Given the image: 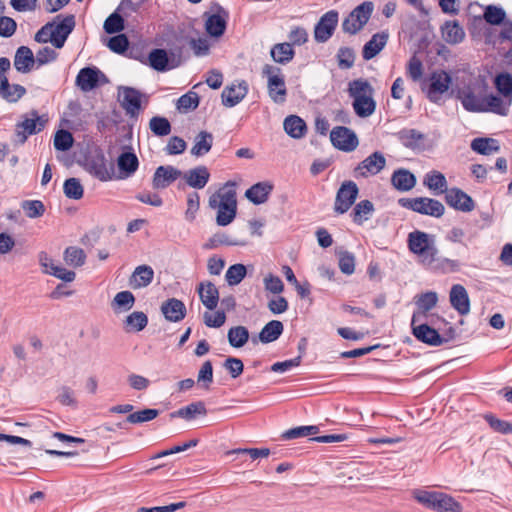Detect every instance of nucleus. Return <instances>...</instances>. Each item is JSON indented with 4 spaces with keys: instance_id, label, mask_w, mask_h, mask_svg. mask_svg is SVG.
<instances>
[{
    "instance_id": "f257e3e1",
    "label": "nucleus",
    "mask_w": 512,
    "mask_h": 512,
    "mask_svg": "<svg viewBox=\"0 0 512 512\" xmlns=\"http://www.w3.org/2000/svg\"><path fill=\"white\" fill-rule=\"evenodd\" d=\"M236 184L228 181L219 191L209 198V206L217 209L216 223L227 226L233 222L237 214Z\"/></svg>"
},
{
    "instance_id": "f03ea898",
    "label": "nucleus",
    "mask_w": 512,
    "mask_h": 512,
    "mask_svg": "<svg viewBox=\"0 0 512 512\" xmlns=\"http://www.w3.org/2000/svg\"><path fill=\"white\" fill-rule=\"evenodd\" d=\"M407 245L422 266L426 268L434 266L439 251L433 235L420 230L412 231L408 234Z\"/></svg>"
},
{
    "instance_id": "7ed1b4c3",
    "label": "nucleus",
    "mask_w": 512,
    "mask_h": 512,
    "mask_svg": "<svg viewBox=\"0 0 512 512\" xmlns=\"http://www.w3.org/2000/svg\"><path fill=\"white\" fill-rule=\"evenodd\" d=\"M348 93L353 99L352 107L358 117L367 118L375 112L374 89L367 80L355 79L351 81L348 85Z\"/></svg>"
},
{
    "instance_id": "20e7f679",
    "label": "nucleus",
    "mask_w": 512,
    "mask_h": 512,
    "mask_svg": "<svg viewBox=\"0 0 512 512\" xmlns=\"http://www.w3.org/2000/svg\"><path fill=\"white\" fill-rule=\"evenodd\" d=\"M412 496L419 504L436 512H462L461 504L443 492L414 489Z\"/></svg>"
},
{
    "instance_id": "39448f33",
    "label": "nucleus",
    "mask_w": 512,
    "mask_h": 512,
    "mask_svg": "<svg viewBox=\"0 0 512 512\" xmlns=\"http://www.w3.org/2000/svg\"><path fill=\"white\" fill-rule=\"evenodd\" d=\"M262 75L267 78L268 94L272 101L275 103L285 102L287 89L282 70L277 66L266 64L262 69Z\"/></svg>"
},
{
    "instance_id": "423d86ee",
    "label": "nucleus",
    "mask_w": 512,
    "mask_h": 512,
    "mask_svg": "<svg viewBox=\"0 0 512 512\" xmlns=\"http://www.w3.org/2000/svg\"><path fill=\"white\" fill-rule=\"evenodd\" d=\"M398 204L403 208L435 218L442 217L445 212V207L440 201L427 197L400 198Z\"/></svg>"
},
{
    "instance_id": "0eeeda50",
    "label": "nucleus",
    "mask_w": 512,
    "mask_h": 512,
    "mask_svg": "<svg viewBox=\"0 0 512 512\" xmlns=\"http://www.w3.org/2000/svg\"><path fill=\"white\" fill-rule=\"evenodd\" d=\"M373 3L365 1L355 7L344 19L342 29L349 34H356L368 22L373 12Z\"/></svg>"
},
{
    "instance_id": "6e6552de",
    "label": "nucleus",
    "mask_w": 512,
    "mask_h": 512,
    "mask_svg": "<svg viewBox=\"0 0 512 512\" xmlns=\"http://www.w3.org/2000/svg\"><path fill=\"white\" fill-rule=\"evenodd\" d=\"M452 83L451 76L444 70L434 71L428 78L426 88L427 98L433 103H440L443 95L449 90Z\"/></svg>"
},
{
    "instance_id": "1a4fd4ad",
    "label": "nucleus",
    "mask_w": 512,
    "mask_h": 512,
    "mask_svg": "<svg viewBox=\"0 0 512 512\" xmlns=\"http://www.w3.org/2000/svg\"><path fill=\"white\" fill-rule=\"evenodd\" d=\"M29 115L30 117L25 116L23 121L16 124L15 141L18 144H24L30 135L40 132L45 126L46 121L42 120L37 111L32 110Z\"/></svg>"
},
{
    "instance_id": "9d476101",
    "label": "nucleus",
    "mask_w": 512,
    "mask_h": 512,
    "mask_svg": "<svg viewBox=\"0 0 512 512\" xmlns=\"http://www.w3.org/2000/svg\"><path fill=\"white\" fill-rule=\"evenodd\" d=\"M359 194V188L353 181H345L342 183L336 193L334 211L337 214L346 213L355 203Z\"/></svg>"
},
{
    "instance_id": "9b49d317",
    "label": "nucleus",
    "mask_w": 512,
    "mask_h": 512,
    "mask_svg": "<svg viewBox=\"0 0 512 512\" xmlns=\"http://www.w3.org/2000/svg\"><path fill=\"white\" fill-rule=\"evenodd\" d=\"M485 92L481 88L473 86H465L458 89L456 98L460 100L466 111L481 113L483 108Z\"/></svg>"
},
{
    "instance_id": "f8f14e48",
    "label": "nucleus",
    "mask_w": 512,
    "mask_h": 512,
    "mask_svg": "<svg viewBox=\"0 0 512 512\" xmlns=\"http://www.w3.org/2000/svg\"><path fill=\"white\" fill-rule=\"evenodd\" d=\"M330 140L335 148L345 152L355 150L359 144L355 132L344 126L334 127L330 132Z\"/></svg>"
},
{
    "instance_id": "ddd939ff",
    "label": "nucleus",
    "mask_w": 512,
    "mask_h": 512,
    "mask_svg": "<svg viewBox=\"0 0 512 512\" xmlns=\"http://www.w3.org/2000/svg\"><path fill=\"white\" fill-rule=\"evenodd\" d=\"M385 166L386 159L384 155L379 151H375L357 165L354 169V176L356 178L374 176L380 173Z\"/></svg>"
},
{
    "instance_id": "4468645a",
    "label": "nucleus",
    "mask_w": 512,
    "mask_h": 512,
    "mask_svg": "<svg viewBox=\"0 0 512 512\" xmlns=\"http://www.w3.org/2000/svg\"><path fill=\"white\" fill-rule=\"evenodd\" d=\"M339 14L335 10H330L321 16L315 25L314 38L317 42L324 43L328 41L338 24Z\"/></svg>"
},
{
    "instance_id": "2eb2a0df",
    "label": "nucleus",
    "mask_w": 512,
    "mask_h": 512,
    "mask_svg": "<svg viewBox=\"0 0 512 512\" xmlns=\"http://www.w3.org/2000/svg\"><path fill=\"white\" fill-rule=\"evenodd\" d=\"M141 93L132 87L122 86L118 89V98L127 115L137 116L141 109Z\"/></svg>"
},
{
    "instance_id": "dca6fc26",
    "label": "nucleus",
    "mask_w": 512,
    "mask_h": 512,
    "mask_svg": "<svg viewBox=\"0 0 512 512\" xmlns=\"http://www.w3.org/2000/svg\"><path fill=\"white\" fill-rule=\"evenodd\" d=\"M411 327L414 337L422 343L430 346H441L447 342L446 339L441 337L436 329L430 327L426 322H424V320L418 323H413L411 321Z\"/></svg>"
},
{
    "instance_id": "f3484780",
    "label": "nucleus",
    "mask_w": 512,
    "mask_h": 512,
    "mask_svg": "<svg viewBox=\"0 0 512 512\" xmlns=\"http://www.w3.org/2000/svg\"><path fill=\"white\" fill-rule=\"evenodd\" d=\"M101 78L106 80L97 67H85L78 72L75 84L81 91L89 92L98 87Z\"/></svg>"
},
{
    "instance_id": "a211bd4d",
    "label": "nucleus",
    "mask_w": 512,
    "mask_h": 512,
    "mask_svg": "<svg viewBox=\"0 0 512 512\" xmlns=\"http://www.w3.org/2000/svg\"><path fill=\"white\" fill-rule=\"evenodd\" d=\"M445 201L450 207L462 212H471L475 208L474 200L459 188L449 189Z\"/></svg>"
},
{
    "instance_id": "6ab92c4d",
    "label": "nucleus",
    "mask_w": 512,
    "mask_h": 512,
    "mask_svg": "<svg viewBox=\"0 0 512 512\" xmlns=\"http://www.w3.org/2000/svg\"><path fill=\"white\" fill-rule=\"evenodd\" d=\"M437 302L438 295L434 291H428L418 295L415 301L417 311L412 315V322L418 323L425 320L428 316V312L436 306Z\"/></svg>"
},
{
    "instance_id": "aec40b11",
    "label": "nucleus",
    "mask_w": 512,
    "mask_h": 512,
    "mask_svg": "<svg viewBox=\"0 0 512 512\" xmlns=\"http://www.w3.org/2000/svg\"><path fill=\"white\" fill-rule=\"evenodd\" d=\"M182 176V171L171 165L156 168L152 186L154 189H165Z\"/></svg>"
},
{
    "instance_id": "412c9836",
    "label": "nucleus",
    "mask_w": 512,
    "mask_h": 512,
    "mask_svg": "<svg viewBox=\"0 0 512 512\" xmlns=\"http://www.w3.org/2000/svg\"><path fill=\"white\" fill-rule=\"evenodd\" d=\"M181 177L189 187L203 189L209 182L210 172L206 166L200 165L182 172Z\"/></svg>"
},
{
    "instance_id": "4be33fe9",
    "label": "nucleus",
    "mask_w": 512,
    "mask_h": 512,
    "mask_svg": "<svg viewBox=\"0 0 512 512\" xmlns=\"http://www.w3.org/2000/svg\"><path fill=\"white\" fill-rule=\"evenodd\" d=\"M449 300L451 306L460 315H467L470 312L469 296L463 285L455 284L451 287Z\"/></svg>"
},
{
    "instance_id": "5701e85b",
    "label": "nucleus",
    "mask_w": 512,
    "mask_h": 512,
    "mask_svg": "<svg viewBox=\"0 0 512 512\" xmlns=\"http://www.w3.org/2000/svg\"><path fill=\"white\" fill-rule=\"evenodd\" d=\"M75 27V17L68 15L57 25L53 24V46L62 48Z\"/></svg>"
},
{
    "instance_id": "b1692460",
    "label": "nucleus",
    "mask_w": 512,
    "mask_h": 512,
    "mask_svg": "<svg viewBox=\"0 0 512 512\" xmlns=\"http://www.w3.org/2000/svg\"><path fill=\"white\" fill-rule=\"evenodd\" d=\"M511 105V99L504 100L502 97L494 94H486L484 96V102L482 105V112H490L500 116H507L509 107Z\"/></svg>"
},
{
    "instance_id": "393cba45",
    "label": "nucleus",
    "mask_w": 512,
    "mask_h": 512,
    "mask_svg": "<svg viewBox=\"0 0 512 512\" xmlns=\"http://www.w3.org/2000/svg\"><path fill=\"white\" fill-rule=\"evenodd\" d=\"M197 292L202 304L210 311L214 310L219 302V291L210 281L201 282Z\"/></svg>"
},
{
    "instance_id": "a878e982",
    "label": "nucleus",
    "mask_w": 512,
    "mask_h": 512,
    "mask_svg": "<svg viewBox=\"0 0 512 512\" xmlns=\"http://www.w3.org/2000/svg\"><path fill=\"white\" fill-rule=\"evenodd\" d=\"M161 312L166 320L170 322H179L186 316V307L181 300L171 298L162 303Z\"/></svg>"
},
{
    "instance_id": "bb28decb",
    "label": "nucleus",
    "mask_w": 512,
    "mask_h": 512,
    "mask_svg": "<svg viewBox=\"0 0 512 512\" xmlns=\"http://www.w3.org/2000/svg\"><path fill=\"white\" fill-rule=\"evenodd\" d=\"M227 17V13L222 8L217 13L208 16L205 22L207 33L213 37L222 36L226 30Z\"/></svg>"
},
{
    "instance_id": "cd10ccee",
    "label": "nucleus",
    "mask_w": 512,
    "mask_h": 512,
    "mask_svg": "<svg viewBox=\"0 0 512 512\" xmlns=\"http://www.w3.org/2000/svg\"><path fill=\"white\" fill-rule=\"evenodd\" d=\"M248 92L245 81L238 85H231L222 91V104L226 107H234L246 96Z\"/></svg>"
},
{
    "instance_id": "c85d7f7f",
    "label": "nucleus",
    "mask_w": 512,
    "mask_h": 512,
    "mask_svg": "<svg viewBox=\"0 0 512 512\" xmlns=\"http://www.w3.org/2000/svg\"><path fill=\"white\" fill-rule=\"evenodd\" d=\"M391 184L398 191H410L416 185V177L409 170L400 168L393 172Z\"/></svg>"
},
{
    "instance_id": "c756f323",
    "label": "nucleus",
    "mask_w": 512,
    "mask_h": 512,
    "mask_svg": "<svg viewBox=\"0 0 512 512\" xmlns=\"http://www.w3.org/2000/svg\"><path fill=\"white\" fill-rule=\"evenodd\" d=\"M26 93L25 87L19 84H10L5 75H0V96L7 102L15 103Z\"/></svg>"
},
{
    "instance_id": "7c9ffc66",
    "label": "nucleus",
    "mask_w": 512,
    "mask_h": 512,
    "mask_svg": "<svg viewBox=\"0 0 512 512\" xmlns=\"http://www.w3.org/2000/svg\"><path fill=\"white\" fill-rule=\"evenodd\" d=\"M35 64L32 50L27 46H20L14 56V67L20 73H28Z\"/></svg>"
},
{
    "instance_id": "2f4dec72",
    "label": "nucleus",
    "mask_w": 512,
    "mask_h": 512,
    "mask_svg": "<svg viewBox=\"0 0 512 512\" xmlns=\"http://www.w3.org/2000/svg\"><path fill=\"white\" fill-rule=\"evenodd\" d=\"M154 278V271L151 266L140 265L135 268L129 279V285L133 289H140L151 284Z\"/></svg>"
},
{
    "instance_id": "473e14b6",
    "label": "nucleus",
    "mask_w": 512,
    "mask_h": 512,
    "mask_svg": "<svg viewBox=\"0 0 512 512\" xmlns=\"http://www.w3.org/2000/svg\"><path fill=\"white\" fill-rule=\"evenodd\" d=\"M87 170L100 181L112 179V168L109 169L103 155L96 156L87 162Z\"/></svg>"
},
{
    "instance_id": "72a5a7b5",
    "label": "nucleus",
    "mask_w": 512,
    "mask_h": 512,
    "mask_svg": "<svg viewBox=\"0 0 512 512\" xmlns=\"http://www.w3.org/2000/svg\"><path fill=\"white\" fill-rule=\"evenodd\" d=\"M273 185L269 182H259L246 190L245 196L254 204H263L268 200Z\"/></svg>"
},
{
    "instance_id": "f704fd0d",
    "label": "nucleus",
    "mask_w": 512,
    "mask_h": 512,
    "mask_svg": "<svg viewBox=\"0 0 512 512\" xmlns=\"http://www.w3.org/2000/svg\"><path fill=\"white\" fill-rule=\"evenodd\" d=\"M442 38L449 44H458L464 40L465 32L458 21H446L441 26Z\"/></svg>"
},
{
    "instance_id": "c9c22d12",
    "label": "nucleus",
    "mask_w": 512,
    "mask_h": 512,
    "mask_svg": "<svg viewBox=\"0 0 512 512\" xmlns=\"http://www.w3.org/2000/svg\"><path fill=\"white\" fill-rule=\"evenodd\" d=\"M388 34L385 32L374 34L364 45L362 56L365 60L374 58L386 45Z\"/></svg>"
},
{
    "instance_id": "e433bc0d",
    "label": "nucleus",
    "mask_w": 512,
    "mask_h": 512,
    "mask_svg": "<svg viewBox=\"0 0 512 512\" xmlns=\"http://www.w3.org/2000/svg\"><path fill=\"white\" fill-rule=\"evenodd\" d=\"M214 137L210 132L201 131L194 138L190 153L195 157L206 155L213 146Z\"/></svg>"
},
{
    "instance_id": "4c0bfd02",
    "label": "nucleus",
    "mask_w": 512,
    "mask_h": 512,
    "mask_svg": "<svg viewBox=\"0 0 512 512\" xmlns=\"http://www.w3.org/2000/svg\"><path fill=\"white\" fill-rule=\"evenodd\" d=\"M285 132L292 138L301 139L305 136L307 126L305 121L296 115H290L285 118L284 123Z\"/></svg>"
},
{
    "instance_id": "58836bf2",
    "label": "nucleus",
    "mask_w": 512,
    "mask_h": 512,
    "mask_svg": "<svg viewBox=\"0 0 512 512\" xmlns=\"http://www.w3.org/2000/svg\"><path fill=\"white\" fill-rule=\"evenodd\" d=\"M423 184L436 195L446 193L449 190L447 189V180L444 174L436 170L430 171L425 175Z\"/></svg>"
},
{
    "instance_id": "ea45409f",
    "label": "nucleus",
    "mask_w": 512,
    "mask_h": 512,
    "mask_svg": "<svg viewBox=\"0 0 512 512\" xmlns=\"http://www.w3.org/2000/svg\"><path fill=\"white\" fill-rule=\"evenodd\" d=\"M139 161L137 156L131 152H124L118 157V168L122 174L121 178L133 175L138 169Z\"/></svg>"
},
{
    "instance_id": "a19ab883",
    "label": "nucleus",
    "mask_w": 512,
    "mask_h": 512,
    "mask_svg": "<svg viewBox=\"0 0 512 512\" xmlns=\"http://www.w3.org/2000/svg\"><path fill=\"white\" fill-rule=\"evenodd\" d=\"M284 326L281 321L272 320L268 322L259 333V341L262 343H271L276 341L283 333Z\"/></svg>"
},
{
    "instance_id": "79ce46f5",
    "label": "nucleus",
    "mask_w": 512,
    "mask_h": 512,
    "mask_svg": "<svg viewBox=\"0 0 512 512\" xmlns=\"http://www.w3.org/2000/svg\"><path fill=\"white\" fill-rule=\"evenodd\" d=\"M148 61L150 66L159 72H164L177 66H169V59L166 50L164 49H153L148 55Z\"/></svg>"
},
{
    "instance_id": "37998d69",
    "label": "nucleus",
    "mask_w": 512,
    "mask_h": 512,
    "mask_svg": "<svg viewBox=\"0 0 512 512\" xmlns=\"http://www.w3.org/2000/svg\"><path fill=\"white\" fill-rule=\"evenodd\" d=\"M374 210V205L370 200H361L354 206L351 212V218L355 224L362 225L365 221L370 219Z\"/></svg>"
},
{
    "instance_id": "c03bdc74",
    "label": "nucleus",
    "mask_w": 512,
    "mask_h": 512,
    "mask_svg": "<svg viewBox=\"0 0 512 512\" xmlns=\"http://www.w3.org/2000/svg\"><path fill=\"white\" fill-rule=\"evenodd\" d=\"M398 139L407 148H418L425 139V135L416 129H402L398 132Z\"/></svg>"
},
{
    "instance_id": "a18cd8bd",
    "label": "nucleus",
    "mask_w": 512,
    "mask_h": 512,
    "mask_svg": "<svg viewBox=\"0 0 512 512\" xmlns=\"http://www.w3.org/2000/svg\"><path fill=\"white\" fill-rule=\"evenodd\" d=\"M270 54L275 62L287 64L293 59L295 52L292 48V44L285 42L275 44L272 47Z\"/></svg>"
},
{
    "instance_id": "49530a36",
    "label": "nucleus",
    "mask_w": 512,
    "mask_h": 512,
    "mask_svg": "<svg viewBox=\"0 0 512 512\" xmlns=\"http://www.w3.org/2000/svg\"><path fill=\"white\" fill-rule=\"evenodd\" d=\"M471 149L481 155H490L498 152V141L493 138H475L471 142Z\"/></svg>"
},
{
    "instance_id": "de8ad7c7",
    "label": "nucleus",
    "mask_w": 512,
    "mask_h": 512,
    "mask_svg": "<svg viewBox=\"0 0 512 512\" xmlns=\"http://www.w3.org/2000/svg\"><path fill=\"white\" fill-rule=\"evenodd\" d=\"M227 339L233 348L243 347L249 340V331L245 326H234L228 330Z\"/></svg>"
},
{
    "instance_id": "09e8293b",
    "label": "nucleus",
    "mask_w": 512,
    "mask_h": 512,
    "mask_svg": "<svg viewBox=\"0 0 512 512\" xmlns=\"http://www.w3.org/2000/svg\"><path fill=\"white\" fill-rule=\"evenodd\" d=\"M207 410L203 402L191 403L183 408H180L176 412L172 413V417H180L185 420H191L195 415H206Z\"/></svg>"
},
{
    "instance_id": "8fccbe9b",
    "label": "nucleus",
    "mask_w": 512,
    "mask_h": 512,
    "mask_svg": "<svg viewBox=\"0 0 512 512\" xmlns=\"http://www.w3.org/2000/svg\"><path fill=\"white\" fill-rule=\"evenodd\" d=\"M64 260L70 266L80 267L85 263L86 254L83 249L70 246L64 251Z\"/></svg>"
},
{
    "instance_id": "3c124183",
    "label": "nucleus",
    "mask_w": 512,
    "mask_h": 512,
    "mask_svg": "<svg viewBox=\"0 0 512 512\" xmlns=\"http://www.w3.org/2000/svg\"><path fill=\"white\" fill-rule=\"evenodd\" d=\"M198 105L199 96L194 91H189L177 100V109L183 113L195 110L198 107Z\"/></svg>"
},
{
    "instance_id": "603ef678",
    "label": "nucleus",
    "mask_w": 512,
    "mask_h": 512,
    "mask_svg": "<svg viewBox=\"0 0 512 512\" xmlns=\"http://www.w3.org/2000/svg\"><path fill=\"white\" fill-rule=\"evenodd\" d=\"M134 303L135 297L130 291H121L115 295L112 306L119 311H128L133 307Z\"/></svg>"
},
{
    "instance_id": "864d4df0",
    "label": "nucleus",
    "mask_w": 512,
    "mask_h": 512,
    "mask_svg": "<svg viewBox=\"0 0 512 512\" xmlns=\"http://www.w3.org/2000/svg\"><path fill=\"white\" fill-rule=\"evenodd\" d=\"M149 127L156 136L162 137L171 133V124L165 117H152L149 122Z\"/></svg>"
},
{
    "instance_id": "5fc2aeb1",
    "label": "nucleus",
    "mask_w": 512,
    "mask_h": 512,
    "mask_svg": "<svg viewBox=\"0 0 512 512\" xmlns=\"http://www.w3.org/2000/svg\"><path fill=\"white\" fill-rule=\"evenodd\" d=\"M64 194L67 198L79 200L83 197V186L76 178H69L63 185Z\"/></svg>"
},
{
    "instance_id": "6e6d98bb",
    "label": "nucleus",
    "mask_w": 512,
    "mask_h": 512,
    "mask_svg": "<svg viewBox=\"0 0 512 512\" xmlns=\"http://www.w3.org/2000/svg\"><path fill=\"white\" fill-rule=\"evenodd\" d=\"M495 87L505 98L512 100V76L501 73L495 78Z\"/></svg>"
},
{
    "instance_id": "4d7b16f0",
    "label": "nucleus",
    "mask_w": 512,
    "mask_h": 512,
    "mask_svg": "<svg viewBox=\"0 0 512 512\" xmlns=\"http://www.w3.org/2000/svg\"><path fill=\"white\" fill-rule=\"evenodd\" d=\"M198 384L208 390L213 382V366L210 360L205 361L197 375Z\"/></svg>"
},
{
    "instance_id": "13d9d810",
    "label": "nucleus",
    "mask_w": 512,
    "mask_h": 512,
    "mask_svg": "<svg viewBox=\"0 0 512 512\" xmlns=\"http://www.w3.org/2000/svg\"><path fill=\"white\" fill-rule=\"evenodd\" d=\"M319 432L318 426H299L285 431L282 435L284 439H296L316 435Z\"/></svg>"
},
{
    "instance_id": "bf43d9fd",
    "label": "nucleus",
    "mask_w": 512,
    "mask_h": 512,
    "mask_svg": "<svg viewBox=\"0 0 512 512\" xmlns=\"http://www.w3.org/2000/svg\"><path fill=\"white\" fill-rule=\"evenodd\" d=\"M246 267L243 264H234L228 268L225 274L229 285H238L246 276Z\"/></svg>"
},
{
    "instance_id": "052dcab7",
    "label": "nucleus",
    "mask_w": 512,
    "mask_h": 512,
    "mask_svg": "<svg viewBox=\"0 0 512 512\" xmlns=\"http://www.w3.org/2000/svg\"><path fill=\"white\" fill-rule=\"evenodd\" d=\"M74 139L72 134L67 130H59L54 137V147L59 151H67L73 145Z\"/></svg>"
},
{
    "instance_id": "680f3d73",
    "label": "nucleus",
    "mask_w": 512,
    "mask_h": 512,
    "mask_svg": "<svg viewBox=\"0 0 512 512\" xmlns=\"http://www.w3.org/2000/svg\"><path fill=\"white\" fill-rule=\"evenodd\" d=\"M336 57L338 66L341 69H349L354 65L355 53L352 48L340 47Z\"/></svg>"
},
{
    "instance_id": "e2e57ef3",
    "label": "nucleus",
    "mask_w": 512,
    "mask_h": 512,
    "mask_svg": "<svg viewBox=\"0 0 512 512\" xmlns=\"http://www.w3.org/2000/svg\"><path fill=\"white\" fill-rule=\"evenodd\" d=\"M22 208L29 218L41 217L45 212V206L40 200H26L22 204Z\"/></svg>"
},
{
    "instance_id": "0e129e2a",
    "label": "nucleus",
    "mask_w": 512,
    "mask_h": 512,
    "mask_svg": "<svg viewBox=\"0 0 512 512\" xmlns=\"http://www.w3.org/2000/svg\"><path fill=\"white\" fill-rule=\"evenodd\" d=\"M158 415L159 411L157 409H143L141 411L130 413L127 417V421L133 424L143 423L155 419Z\"/></svg>"
},
{
    "instance_id": "69168bd1",
    "label": "nucleus",
    "mask_w": 512,
    "mask_h": 512,
    "mask_svg": "<svg viewBox=\"0 0 512 512\" xmlns=\"http://www.w3.org/2000/svg\"><path fill=\"white\" fill-rule=\"evenodd\" d=\"M103 28L108 34L119 33L124 29V19L114 12L105 20Z\"/></svg>"
},
{
    "instance_id": "338daca9",
    "label": "nucleus",
    "mask_w": 512,
    "mask_h": 512,
    "mask_svg": "<svg viewBox=\"0 0 512 512\" xmlns=\"http://www.w3.org/2000/svg\"><path fill=\"white\" fill-rule=\"evenodd\" d=\"M147 324L148 317L143 312L135 311L126 318V325L135 331H142Z\"/></svg>"
},
{
    "instance_id": "774afa93",
    "label": "nucleus",
    "mask_w": 512,
    "mask_h": 512,
    "mask_svg": "<svg viewBox=\"0 0 512 512\" xmlns=\"http://www.w3.org/2000/svg\"><path fill=\"white\" fill-rule=\"evenodd\" d=\"M505 11L493 5L488 6L484 12V19L487 23L491 25H499L505 19Z\"/></svg>"
}]
</instances>
